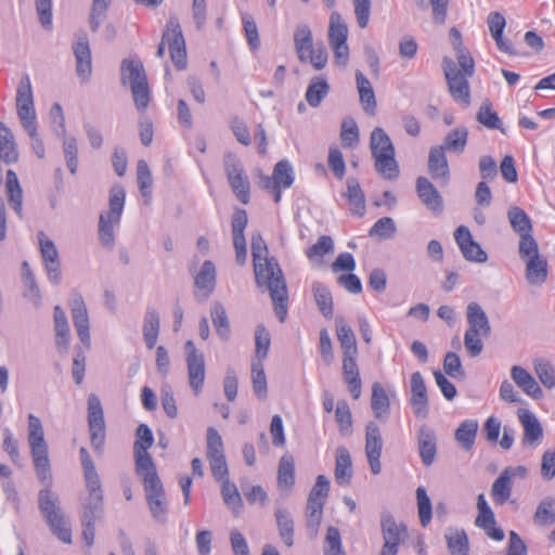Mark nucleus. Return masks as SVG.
I'll list each match as a JSON object with an SVG mask.
<instances>
[{"mask_svg": "<svg viewBox=\"0 0 555 555\" xmlns=\"http://www.w3.org/2000/svg\"><path fill=\"white\" fill-rule=\"evenodd\" d=\"M533 520L540 526H550L555 522V499L544 498L538 505Z\"/></svg>", "mask_w": 555, "mask_h": 555, "instance_id": "obj_51", "label": "nucleus"}, {"mask_svg": "<svg viewBox=\"0 0 555 555\" xmlns=\"http://www.w3.org/2000/svg\"><path fill=\"white\" fill-rule=\"evenodd\" d=\"M415 189L418 198L428 210L436 215H440L443 211V198L428 178L418 177Z\"/></svg>", "mask_w": 555, "mask_h": 555, "instance_id": "obj_19", "label": "nucleus"}, {"mask_svg": "<svg viewBox=\"0 0 555 555\" xmlns=\"http://www.w3.org/2000/svg\"><path fill=\"white\" fill-rule=\"evenodd\" d=\"M126 192L121 185L109 191V209L99 218V240L103 246L112 248L115 243L114 225L118 224L125 205Z\"/></svg>", "mask_w": 555, "mask_h": 555, "instance_id": "obj_5", "label": "nucleus"}, {"mask_svg": "<svg viewBox=\"0 0 555 555\" xmlns=\"http://www.w3.org/2000/svg\"><path fill=\"white\" fill-rule=\"evenodd\" d=\"M16 109L23 128L31 139V147L39 158L44 156V145L38 137L36 124V111L30 78L24 74L16 89Z\"/></svg>", "mask_w": 555, "mask_h": 555, "instance_id": "obj_3", "label": "nucleus"}, {"mask_svg": "<svg viewBox=\"0 0 555 555\" xmlns=\"http://www.w3.org/2000/svg\"><path fill=\"white\" fill-rule=\"evenodd\" d=\"M223 167L228 182L236 198L244 205L248 204L250 199V182L240 157L232 152L225 153L223 156Z\"/></svg>", "mask_w": 555, "mask_h": 555, "instance_id": "obj_7", "label": "nucleus"}, {"mask_svg": "<svg viewBox=\"0 0 555 555\" xmlns=\"http://www.w3.org/2000/svg\"><path fill=\"white\" fill-rule=\"evenodd\" d=\"M418 452L422 463L430 466L437 453V438L435 433L427 426L423 425L417 434Z\"/></svg>", "mask_w": 555, "mask_h": 555, "instance_id": "obj_24", "label": "nucleus"}, {"mask_svg": "<svg viewBox=\"0 0 555 555\" xmlns=\"http://www.w3.org/2000/svg\"><path fill=\"white\" fill-rule=\"evenodd\" d=\"M512 494L511 470L504 469L494 480L491 496L495 504L502 505L508 501Z\"/></svg>", "mask_w": 555, "mask_h": 555, "instance_id": "obj_42", "label": "nucleus"}, {"mask_svg": "<svg viewBox=\"0 0 555 555\" xmlns=\"http://www.w3.org/2000/svg\"><path fill=\"white\" fill-rule=\"evenodd\" d=\"M518 418L524 427L522 443L537 446L543 438V428L538 417L529 410L519 409Z\"/></svg>", "mask_w": 555, "mask_h": 555, "instance_id": "obj_22", "label": "nucleus"}, {"mask_svg": "<svg viewBox=\"0 0 555 555\" xmlns=\"http://www.w3.org/2000/svg\"><path fill=\"white\" fill-rule=\"evenodd\" d=\"M534 371L540 382L548 389L555 387V370L551 362L538 359L534 362Z\"/></svg>", "mask_w": 555, "mask_h": 555, "instance_id": "obj_63", "label": "nucleus"}, {"mask_svg": "<svg viewBox=\"0 0 555 555\" xmlns=\"http://www.w3.org/2000/svg\"><path fill=\"white\" fill-rule=\"evenodd\" d=\"M18 154L13 141V134L9 128H7L0 121V158L7 164H11L17 160Z\"/></svg>", "mask_w": 555, "mask_h": 555, "instance_id": "obj_48", "label": "nucleus"}, {"mask_svg": "<svg viewBox=\"0 0 555 555\" xmlns=\"http://www.w3.org/2000/svg\"><path fill=\"white\" fill-rule=\"evenodd\" d=\"M184 350L189 385L194 395L197 396L202 391L205 382V358L204 354L197 350L193 340H188L184 344Z\"/></svg>", "mask_w": 555, "mask_h": 555, "instance_id": "obj_13", "label": "nucleus"}, {"mask_svg": "<svg viewBox=\"0 0 555 555\" xmlns=\"http://www.w3.org/2000/svg\"><path fill=\"white\" fill-rule=\"evenodd\" d=\"M210 318L219 338L223 341L229 340L231 336V326L224 306L220 302H215L210 308Z\"/></svg>", "mask_w": 555, "mask_h": 555, "instance_id": "obj_40", "label": "nucleus"}, {"mask_svg": "<svg viewBox=\"0 0 555 555\" xmlns=\"http://www.w3.org/2000/svg\"><path fill=\"white\" fill-rule=\"evenodd\" d=\"M335 479L340 486L348 485L352 477V461L349 451L339 447L336 450Z\"/></svg>", "mask_w": 555, "mask_h": 555, "instance_id": "obj_38", "label": "nucleus"}, {"mask_svg": "<svg viewBox=\"0 0 555 555\" xmlns=\"http://www.w3.org/2000/svg\"><path fill=\"white\" fill-rule=\"evenodd\" d=\"M451 555H466L469 551V540L464 529L449 528L444 534Z\"/></svg>", "mask_w": 555, "mask_h": 555, "instance_id": "obj_41", "label": "nucleus"}, {"mask_svg": "<svg viewBox=\"0 0 555 555\" xmlns=\"http://www.w3.org/2000/svg\"><path fill=\"white\" fill-rule=\"evenodd\" d=\"M137 439L133 444L135 457V473L138 475L156 472L153 459L147 450L153 446L154 437L151 428L146 424H140L135 430Z\"/></svg>", "mask_w": 555, "mask_h": 555, "instance_id": "obj_8", "label": "nucleus"}, {"mask_svg": "<svg viewBox=\"0 0 555 555\" xmlns=\"http://www.w3.org/2000/svg\"><path fill=\"white\" fill-rule=\"evenodd\" d=\"M330 488V480L324 475H319L314 486L310 490L307 504L320 505L324 507L328 496Z\"/></svg>", "mask_w": 555, "mask_h": 555, "instance_id": "obj_55", "label": "nucleus"}, {"mask_svg": "<svg viewBox=\"0 0 555 555\" xmlns=\"http://www.w3.org/2000/svg\"><path fill=\"white\" fill-rule=\"evenodd\" d=\"M147 81L146 75L141 62L133 60H124L121 63V83L135 86Z\"/></svg>", "mask_w": 555, "mask_h": 555, "instance_id": "obj_43", "label": "nucleus"}, {"mask_svg": "<svg viewBox=\"0 0 555 555\" xmlns=\"http://www.w3.org/2000/svg\"><path fill=\"white\" fill-rule=\"evenodd\" d=\"M79 455L88 494H103L100 476L88 450L85 447H81Z\"/></svg>", "mask_w": 555, "mask_h": 555, "instance_id": "obj_25", "label": "nucleus"}, {"mask_svg": "<svg viewBox=\"0 0 555 555\" xmlns=\"http://www.w3.org/2000/svg\"><path fill=\"white\" fill-rule=\"evenodd\" d=\"M27 441L36 476L43 488L38 492V508L51 532L63 543H72L70 522L60 505L59 495L52 491L53 478L49 448L41 420L28 415Z\"/></svg>", "mask_w": 555, "mask_h": 555, "instance_id": "obj_1", "label": "nucleus"}, {"mask_svg": "<svg viewBox=\"0 0 555 555\" xmlns=\"http://www.w3.org/2000/svg\"><path fill=\"white\" fill-rule=\"evenodd\" d=\"M111 0H93L91 4L89 25L92 33H96L107 17Z\"/></svg>", "mask_w": 555, "mask_h": 555, "instance_id": "obj_57", "label": "nucleus"}, {"mask_svg": "<svg viewBox=\"0 0 555 555\" xmlns=\"http://www.w3.org/2000/svg\"><path fill=\"white\" fill-rule=\"evenodd\" d=\"M251 255L257 286L269 292L274 312L281 322L287 317L288 292L283 272L274 258H268V247L260 234L251 236Z\"/></svg>", "mask_w": 555, "mask_h": 555, "instance_id": "obj_2", "label": "nucleus"}, {"mask_svg": "<svg viewBox=\"0 0 555 555\" xmlns=\"http://www.w3.org/2000/svg\"><path fill=\"white\" fill-rule=\"evenodd\" d=\"M467 332L488 337L491 333V325L485 310L478 302H469L467 306Z\"/></svg>", "mask_w": 555, "mask_h": 555, "instance_id": "obj_23", "label": "nucleus"}, {"mask_svg": "<svg viewBox=\"0 0 555 555\" xmlns=\"http://www.w3.org/2000/svg\"><path fill=\"white\" fill-rule=\"evenodd\" d=\"M142 478L145 499L152 517L159 524L167 521L168 502L157 472L139 475Z\"/></svg>", "mask_w": 555, "mask_h": 555, "instance_id": "obj_6", "label": "nucleus"}, {"mask_svg": "<svg viewBox=\"0 0 555 555\" xmlns=\"http://www.w3.org/2000/svg\"><path fill=\"white\" fill-rule=\"evenodd\" d=\"M383 438L379 426L370 421L365 426V455L372 474L378 475L382 472L380 455L383 450Z\"/></svg>", "mask_w": 555, "mask_h": 555, "instance_id": "obj_16", "label": "nucleus"}, {"mask_svg": "<svg viewBox=\"0 0 555 555\" xmlns=\"http://www.w3.org/2000/svg\"><path fill=\"white\" fill-rule=\"evenodd\" d=\"M72 49L76 59V73L81 81H88L92 74V59L89 38L85 30L75 34Z\"/></svg>", "mask_w": 555, "mask_h": 555, "instance_id": "obj_15", "label": "nucleus"}, {"mask_svg": "<svg viewBox=\"0 0 555 555\" xmlns=\"http://www.w3.org/2000/svg\"><path fill=\"white\" fill-rule=\"evenodd\" d=\"M507 218L512 229L520 236L532 232V224L527 212L518 207L513 206L507 211Z\"/></svg>", "mask_w": 555, "mask_h": 555, "instance_id": "obj_49", "label": "nucleus"}, {"mask_svg": "<svg viewBox=\"0 0 555 555\" xmlns=\"http://www.w3.org/2000/svg\"><path fill=\"white\" fill-rule=\"evenodd\" d=\"M454 240L467 261L483 263L488 260L487 253L474 241L467 227L460 225L454 232Z\"/></svg>", "mask_w": 555, "mask_h": 555, "instance_id": "obj_17", "label": "nucleus"}, {"mask_svg": "<svg viewBox=\"0 0 555 555\" xmlns=\"http://www.w3.org/2000/svg\"><path fill=\"white\" fill-rule=\"evenodd\" d=\"M323 506L307 504L306 506V528L308 535L313 539L319 532L323 517Z\"/></svg>", "mask_w": 555, "mask_h": 555, "instance_id": "obj_61", "label": "nucleus"}, {"mask_svg": "<svg viewBox=\"0 0 555 555\" xmlns=\"http://www.w3.org/2000/svg\"><path fill=\"white\" fill-rule=\"evenodd\" d=\"M160 328L159 313L155 308L149 307L143 320V337L147 349H153L157 343Z\"/></svg>", "mask_w": 555, "mask_h": 555, "instance_id": "obj_36", "label": "nucleus"}, {"mask_svg": "<svg viewBox=\"0 0 555 555\" xmlns=\"http://www.w3.org/2000/svg\"><path fill=\"white\" fill-rule=\"evenodd\" d=\"M396 231L397 227L393 219L390 217H383L372 225L369 231V236L385 241L391 238Z\"/></svg>", "mask_w": 555, "mask_h": 555, "instance_id": "obj_59", "label": "nucleus"}, {"mask_svg": "<svg viewBox=\"0 0 555 555\" xmlns=\"http://www.w3.org/2000/svg\"><path fill=\"white\" fill-rule=\"evenodd\" d=\"M271 345V336L269 331L263 324H259L255 331V359L253 361H260L261 363L268 357Z\"/></svg>", "mask_w": 555, "mask_h": 555, "instance_id": "obj_54", "label": "nucleus"}, {"mask_svg": "<svg viewBox=\"0 0 555 555\" xmlns=\"http://www.w3.org/2000/svg\"><path fill=\"white\" fill-rule=\"evenodd\" d=\"M164 39L167 40L170 57L177 69H185L188 65L185 40L177 17L169 18L164 30Z\"/></svg>", "mask_w": 555, "mask_h": 555, "instance_id": "obj_11", "label": "nucleus"}, {"mask_svg": "<svg viewBox=\"0 0 555 555\" xmlns=\"http://www.w3.org/2000/svg\"><path fill=\"white\" fill-rule=\"evenodd\" d=\"M346 186L347 190L344 196L348 199L350 211L358 217H362L365 214V196L358 179L349 177Z\"/></svg>", "mask_w": 555, "mask_h": 555, "instance_id": "obj_29", "label": "nucleus"}, {"mask_svg": "<svg viewBox=\"0 0 555 555\" xmlns=\"http://www.w3.org/2000/svg\"><path fill=\"white\" fill-rule=\"evenodd\" d=\"M371 408L375 418L386 421L390 414V401L385 388L379 383L372 385Z\"/></svg>", "mask_w": 555, "mask_h": 555, "instance_id": "obj_35", "label": "nucleus"}, {"mask_svg": "<svg viewBox=\"0 0 555 555\" xmlns=\"http://www.w3.org/2000/svg\"><path fill=\"white\" fill-rule=\"evenodd\" d=\"M5 191L8 202L14 212L23 217V190L21 188L17 175L13 170L7 171Z\"/></svg>", "mask_w": 555, "mask_h": 555, "instance_id": "obj_31", "label": "nucleus"}, {"mask_svg": "<svg viewBox=\"0 0 555 555\" xmlns=\"http://www.w3.org/2000/svg\"><path fill=\"white\" fill-rule=\"evenodd\" d=\"M348 37V27L337 12L330 17L328 42L330 44L345 43Z\"/></svg>", "mask_w": 555, "mask_h": 555, "instance_id": "obj_53", "label": "nucleus"}, {"mask_svg": "<svg viewBox=\"0 0 555 555\" xmlns=\"http://www.w3.org/2000/svg\"><path fill=\"white\" fill-rule=\"evenodd\" d=\"M70 312L79 339L87 348H90L89 314L81 295L76 294L70 299Z\"/></svg>", "mask_w": 555, "mask_h": 555, "instance_id": "obj_18", "label": "nucleus"}, {"mask_svg": "<svg viewBox=\"0 0 555 555\" xmlns=\"http://www.w3.org/2000/svg\"><path fill=\"white\" fill-rule=\"evenodd\" d=\"M416 500L420 522L423 527H427L433 517V506L430 499L427 495L426 489L424 487H418L416 489Z\"/></svg>", "mask_w": 555, "mask_h": 555, "instance_id": "obj_62", "label": "nucleus"}, {"mask_svg": "<svg viewBox=\"0 0 555 555\" xmlns=\"http://www.w3.org/2000/svg\"><path fill=\"white\" fill-rule=\"evenodd\" d=\"M251 383L256 397L264 400L268 395V387L263 363L260 361H251Z\"/></svg>", "mask_w": 555, "mask_h": 555, "instance_id": "obj_52", "label": "nucleus"}, {"mask_svg": "<svg viewBox=\"0 0 555 555\" xmlns=\"http://www.w3.org/2000/svg\"><path fill=\"white\" fill-rule=\"evenodd\" d=\"M103 494H88L82 503L80 520L82 526V539L88 547L94 543L95 521L103 513Z\"/></svg>", "mask_w": 555, "mask_h": 555, "instance_id": "obj_10", "label": "nucleus"}, {"mask_svg": "<svg viewBox=\"0 0 555 555\" xmlns=\"http://www.w3.org/2000/svg\"><path fill=\"white\" fill-rule=\"evenodd\" d=\"M22 278L27 287L25 297L29 298L35 305H39L41 300L40 289L27 261L22 263Z\"/></svg>", "mask_w": 555, "mask_h": 555, "instance_id": "obj_58", "label": "nucleus"}, {"mask_svg": "<svg viewBox=\"0 0 555 555\" xmlns=\"http://www.w3.org/2000/svg\"><path fill=\"white\" fill-rule=\"evenodd\" d=\"M511 376L515 384L529 397L539 400L543 397V391L532 375L522 366L514 365L511 370Z\"/></svg>", "mask_w": 555, "mask_h": 555, "instance_id": "obj_26", "label": "nucleus"}, {"mask_svg": "<svg viewBox=\"0 0 555 555\" xmlns=\"http://www.w3.org/2000/svg\"><path fill=\"white\" fill-rule=\"evenodd\" d=\"M380 529L384 543L400 544L402 535L406 533V527L398 524L395 517L389 513H384L380 518Z\"/></svg>", "mask_w": 555, "mask_h": 555, "instance_id": "obj_33", "label": "nucleus"}, {"mask_svg": "<svg viewBox=\"0 0 555 555\" xmlns=\"http://www.w3.org/2000/svg\"><path fill=\"white\" fill-rule=\"evenodd\" d=\"M274 516L280 538L282 539L286 546H293L295 524L291 512L285 507L279 506L275 508Z\"/></svg>", "mask_w": 555, "mask_h": 555, "instance_id": "obj_30", "label": "nucleus"}, {"mask_svg": "<svg viewBox=\"0 0 555 555\" xmlns=\"http://www.w3.org/2000/svg\"><path fill=\"white\" fill-rule=\"evenodd\" d=\"M478 430V422L476 420L463 421L455 430V440L465 450H470L474 447L476 435Z\"/></svg>", "mask_w": 555, "mask_h": 555, "instance_id": "obj_47", "label": "nucleus"}, {"mask_svg": "<svg viewBox=\"0 0 555 555\" xmlns=\"http://www.w3.org/2000/svg\"><path fill=\"white\" fill-rule=\"evenodd\" d=\"M55 345L60 351H66L69 345V325L64 310L60 306L54 307Z\"/></svg>", "mask_w": 555, "mask_h": 555, "instance_id": "obj_37", "label": "nucleus"}, {"mask_svg": "<svg viewBox=\"0 0 555 555\" xmlns=\"http://www.w3.org/2000/svg\"><path fill=\"white\" fill-rule=\"evenodd\" d=\"M343 375L352 398L356 400L359 399L361 396L362 383L357 364V356L343 357Z\"/></svg>", "mask_w": 555, "mask_h": 555, "instance_id": "obj_27", "label": "nucleus"}, {"mask_svg": "<svg viewBox=\"0 0 555 555\" xmlns=\"http://www.w3.org/2000/svg\"><path fill=\"white\" fill-rule=\"evenodd\" d=\"M88 426L94 451L100 452L105 442V421L100 399L91 393L88 397Z\"/></svg>", "mask_w": 555, "mask_h": 555, "instance_id": "obj_12", "label": "nucleus"}, {"mask_svg": "<svg viewBox=\"0 0 555 555\" xmlns=\"http://www.w3.org/2000/svg\"><path fill=\"white\" fill-rule=\"evenodd\" d=\"M468 140V129L465 126H460L451 131H449L442 144L437 145L438 147H442L444 152L455 153L457 155L462 154L465 151Z\"/></svg>", "mask_w": 555, "mask_h": 555, "instance_id": "obj_32", "label": "nucleus"}, {"mask_svg": "<svg viewBox=\"0 0 555 555\" xmlns=\"http://www.w3.org/2000/svg\"><path fill=\"white\" fill-rule=\"evenodd\" d=\"M330 85L323 77H313L307 88L305 98L311 107H318L328 94Z\"/></svg>", "mask_w": 555, "mask_h": 555, "instance_id": "obj_45", "label": "nucleus"}, {"mask_svg": "<svg viewBox=\"0 0 555 555\" xmlns=\"http://www.w3.org/2000/svg\"><path fill=\"white\" fill-rule=\"evenodd\" d=\"M195 286L210 295L216 286V267L211 260H205L199 272L195 276Z\"/></svg>", "mask_w": 555, "mask_h": 555, "instance_id": "obj_46", "label": "nucleus"}, {"mask_svg": "<svg viewBox=\"0 0 555 555\" xmlns=\"http://www.w3.org/2000/svg\"><path fill=\"white\" fill-rule=\"evenodd\" d=\"M370 149L375 160L376 171L387 180H396L400 170L396 160L395 146L386 131L376 127L371 132Z\"/></svg>", "mask_w": 555, "mask_h": 555, "instance_id": "obj_4", "label": "nucleus"}, {"mask_svg": "<svg viewBox=\"0 0 555 555\" xmlns=\"http://www.w3.org/2000/svg\"><path fill=\"white\" fill-rule=\"evenodd\" d=\"M411 399L410 404L418 418H426L429 413L427 389L424 378L420 372H414L410 379Z\"/></svg>", "mask_w": 555, "mask_h": 555, "instance_id": "obj_21", "label": "nucleus"}, {"mask_svg": "<svg viewBox=\"0 0 555 555\" xmlns=\"http://www.w3.org/2000/svg\"><path fill=\"white\" fill-rule=\"evenodd\" d=\"M324 555H346L343 550L340 532L336 527L327 528Z\"/></svg>", "mask_w": 555, "mask_h": 555, "instance_id": "obj_64", "label": "nucleus"}, {"mask_svg": "<svg viewBox=\"0 0 555 555\" xmlns=\"http://www.w3.org/2000/svg\"><path fill=\"white\" fill-rule=\"evenodd\" d=\"M312 292L315 304L321 313L325 318L331 319L333 317L334 308L332 293L328 287L322 282H314L312 284Z\"/></svg>", "mask_w": 555, "mask_h": 555, "instance_id": "obj_44", "label": "nucleus"}, {"mask_svg": "<svg viewBox=\"0 0 555 555\" xmlns=\"http://www.w3.org/2000/svg\"><path fill=\"white\" fill-rule=\"evenodd\" d=\"M427 170L429 176L439 185L444 186L450 181V168L446 152L437 145L431 146L428 153Z\"/></svg>", "mask_w": 555, "mask_h": 555, "instance_id": "obj_20", "label": "nucleus"}, {"mask_svg": "<svg viewBox=\"0 0 555 555\" xmlns=\"http://www.w3.org/2000/svg\"><path fill=\"white\" fill-rule=\"evenodd\" d=\"M443 72L453 99L468 105L470 102L468 76L462 74L455 63L449 57L443 59Z\"/></svg>", "mask_w": 555, "mask_h": 555, "instance_id": "obj_14", "label": "nucleus"}, {"mask_svg": "<svg viewBox=\"0 0 555 555\" xmlns=\"http://www.w3.org/2000/svg\"><path fill=\"white\" fill-rule=\"evenodd\" d=\"M220 481L222 482L221 494L224 503L234 512H237L243 506L242 498L237 490V487L235 486V483L230 482L228 477Z\"/></svg>", "mask_w": 555, "mask_h": 555, "instance_id": "obj_60", "label": "nucleus"}, {"mask_svg": "<svg viewBox=\"0 0 555 555\" xmlns=\"http://www.w3.org/2000/svg\"><path fill=\"white\" fill-rule=\"evenodd\" d=\"M294 46L298 60L306 63V54L313 50V38L310 27L307 24H299L294 33Z\"/></svg>", "mask_w": 555, "mask_h": 555, "instance_id": "obj_39", "label": "nucleus"}, {"mask_svg": "<svg viewBox=\"0 0 555 555\" xmlns=\"http://www.w3.org/2000/svg\"><path fill=\"white\" fill-rule=\"evenodd\" d=\"M335 323L337 339L343 349V357L357 356V339L352 328L345 322L344 318L341 317H337Z\"/></svg>", "mask_w": 555, "mask_h": 555, "instance_id": "obj_34", "label": "nucleus"}, {"mask_svg": "<svg viewBox=\"0 0 555 555\" xmlns=\"http://www.w3.org/2000/svg\"><path fill=\"white\" fill-rule=\"evenodd\" d=\"M206 455L214 478L218 480L225 479L229 476L228 464L224 455L223 442L221 436L214 427L207 429V449Z\"/></svg>", "mask_w": 555, "mask_h": 555, "instance_id": "obj_9", "label": "nucleus"}, {"mask_svg": "<svg viewBox=\"0 0 555 555\" xmlns=\"http://www.w3.org/2000/svg\"><path fill=\"white\" fill-rule=\"evenodd\" d=\"M476 119L488 129H496L502 133L505 132L502 121L498 114L492 109V104L489 100L482 102L479 111L477 112Z\"/></svg>", "mask_w": 555, "mask_h": 555, "instance_id": "obj_50", "label": "nucleus"}, {"mask_svg": "<svg viewBox=\"0 0 555 555\" xmlns=\"http://www.w3.org/2000/svg\"><path fill=\"white\" fill-rule=\"evenodd\" d=\"M278 483L280 488L291 489L295 483V465L293 457L283 456L279 463Z\"/></svg>", "mask_w": 555, "mask_h": 555, "instance_id": "obj_56", "label": "nucleus"}, {"mask_svg": "<svg viewBox=\"0 0 555 555\" xmlns=\"http://www.w3.org/2000/svg\"><path fill=\"white\" fill-rule=\"evenodd\" d=\"M526 261L525 276L527 282L533 286H541L547 280L548 264L543 256L531 257Z\"/></svg>", "mask_w": 555, "mask_h": 555, "instance_id": "obj_28", "label": "nucleus"}]
</instances>
